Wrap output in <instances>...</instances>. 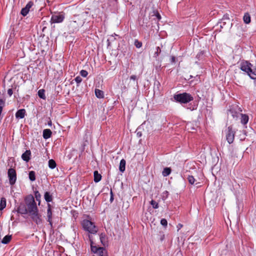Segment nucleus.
<instances>
[{
  "instance_id": "1",
  "label": "nucleus",
  "mask_w": 256,
  "mask_h": 256,
  "mask_svg": "<svg viewBox=\"0 0 256 256\" xmlns=\"http://www.w3.org/2000/svg\"><path fill=\"white\" fill-rule=\"evenodd\" d=\"M88 14V12H85L80 14L74 15L72 20L68 24L70 30L72 32L78 30L84 24Z\"/></svg>"
},
{
  "instance_id": "2",
  "label": "nucleus",
  "mask_w": 256,
  "mask_h": 256,
  "mask_svg": "<svg viewBox=\"0 0 256 256\" xmlns=\"http://www.w3.org/2000/svg\"><path fill=\"white\" fill-rule=\"evenodd\" d=\"M252 65L248 61L242 62L240 65L242 70L246 72L253 80L256 79V69L252 68Z\"/></svg>"
},
{
  "instance_id": "3",
  "label": "nucleus",
  "mask_w": 256,
  "mask_h": 256,
  "mask_svg": "<svg viewBox=\"0 0 256 256\" xmlns=\"http://www.w3.org/2000/svg\"><path fill=\"white\" fill-rule=\"evenodd\" d=\"M26 204L28 210V213L30 214L38 210L36 202L34 201V199L32 195L28 196L26 198Z\"/></svg>"
},
{
  "instance_id": "4",
  "label": "nucleus",
  "mask_w": 256,
  "mask_h": 256,
  "mask_svg": "<svg viewBox=\"0 0 256 256\" xmlns=\"http://www.w3.org/2000/svg\"><path fill=\"white\" fill-rule=\"evenodd\" d=\"M174 98L176 102L183 104L188 103L194 100L192 95L186 92L174 94Z\"/></svg>"
},
{
  "instance_id": "5",
  "label": "nucleus",
  "mask_w": 256,
  "mask_h": 256,
  "mask_svg": "<svg viewBox=\"0 0 256 256\" xmlns=\"http://www.w3.org/2000/svg\"><path fill=\"white\" fill-rule=\"evenodd\" d=\"M83 228L92 234H95L98 230V228L91 221L88 220H84L82 222Z\"/></svg>"
},
{
  "instance_id": "6",
  "label": "nucleus",
  "mask_w": 256,
  "mask_h": 256,
  "mask_svg": "<svg viewBox=\"0 0 256 256\" xmlns=\"http://www.w3.org/2000/svg\"><path fill=\"white\" fill-rule=\"evenodd\" d=\"M65 18V14L63 12L52 14L51 21L54 23H60L63 22Z\"/></svg>"
},
{
  "instance_id": "7",
  "label": "nucleus",
  "mask_w": 256,
  "mask_h": 256,
  "mask_svg": "<svg viewBox=\"0 0 256 256\" xmlns=\"http://www.w3.org/2000/svg\"><path fill=\"white\" fill-rule=\"evenodd\" d=\"M9 182L10 185H14L16 180V174L14 168H10L8 172Z\"/></svg>"
},
{
  "instance_id": "8",
  "label": "nucleus",
  "mask_w": 256,
  "mask_h": 256,
  "mask_svg": "<svg viewBox=\"0 0 256 256\" xmlns=\"http://www.w3.org/2000/svg\"><path fill=\"white\" fill-rule=\"evenodd\" d=\"M235 132L231 126H228L226 132V138L228 142L230 144L233 142L234 138Z\"/></svg>"
},
{
  "instance_id": "9",
  "label": "nucleus",
  "mask_w": 256,
  "mask_h": 256,
  "mask_svg": "<svg viewBox=\"0 0 256 256\" xmlns=\"http://www.w3.org/2000/svg\"><path fill=\"white\" fill-rule=\"evenodd\" d=\"M31 218L37 224H40L42 223V216L38 213V210L30 214Z\"/></svg>"
},
{
  "instance_id": "10",
  "label": "nucleus",
  "mask_w": 256,
  "mask_h": 256,
  "mask_svg": "<svg viewBox=\"0 0 256 256\" xmlns=\"http://www.w3.org/2000/svg\"><path fill=\"white\" fill-rule=\"evenodd\" d=\"M33 5H34V2L32 1H30L27 4L26 6L24 8H22V10H21V12H20L21 14L23 16H26L27 14L28 13L30 8Z\"/></svg>"
},
{
  "instance_id": "11",
  "label": "nucleus",
  "mask_w": 256,
  "mask_h": 256,
  "mask_svg": "<svg viewBox=\"0 0 256 256\" xmlns=\"http://www.w3.org/2000/svg\"><path fill=\"white\" fill-rule=\"evenodd\" d=\"M47 217L48 220L47 221L49 222V224L51 228H52V212L50 208V204H48V208L47 210Z\"/></svg>"
},
{
  "instance_id": "12",
  "label": "nucleus",
  "mask_w": 256,
  "mask_h": 256,
  "mask_svg": "<svg viewBox=\"0 0 256 256\" xmlns=\"http://www.w3.org/2000/svg\"><path fill=\"white\" fill-rule=\"evenodd\" d=\"M18 212L21 214H28L26 205L24 204H20L18 208Z\"/></svg>"
},
{
  "instance_id": "13",
  "label": "nucleus",
  "mask_w": 256,
  "mask_h": 256,
  "mask_svg": "<svg viewBox=\"0 0 256 256\" xmlns=\"http://www.w3.org/2000/svg\"><path fill=\"white\" fill-rule=\"evenodd\" d=\"M26 115V110L24 109H20L18 110L16 114V118H23Z\"/></svg>"
},
{
  "instance_id": "14",
  "label": "nucleus",
  "mask_w": 256,
  "mask_h": 256,
  "mask_svg": "<svg viewBox=\"0 0 256 256\" xmlns=\"http://www.w3.org/2000/svg\"><path fill=\"white\" fill-rule=\"evenodd\" d=\"M31 154V152L30 150H26L22 154V159L28 162L30 160V156Z\"/></svg>"
},
{
  "instance_id": "15",
  "label": "nucleus",
  "mask_w": 256,
  "mask_h": 256,
  "mask_svg": "<svg viewBox=\"0 0 256 256\" xmlns=\"http://www.w3.org/2000/svg\"><path fill=\"white\" fill-rule=\"evenodd\" d=\"M100 242L104 246L108 245L107 238L104 234L102 233L100 236Z\"/></svg>"
},
{
  "instance_id": "16",
  "label": "nucleus",
  "mask_w": 256,
  "mask_h": 256,
  "mask_svg": "<svg viewBox=\"0 0 256 256\" xmlns=\"http://www.w3.org/2000/svg\"><path fill=\"white\" fill-rule=\"evenodd\" d=\"M52 131L50 129H45L43 130V138L44 139H48L50 138L52 136Z\"/></svg>"
},
{
  "instance_id": "17",
  "label": "nucleus",
  "mask_w": 256,
  "mask_h": 256,
  "mask_svg": "<svg viewBox=\"0 0 256 256\" xmlns=\"http://www.w3.org/2000/svg\"><path fill=\"white\" fill-rule=\"evenodd\" d=\"M240 116H241V118H240L241 123L244 124H246L248 121V119H249L248 116L245 114H240Z\"/></svg>"
},
{
  "instance_id": "18",
  "label": "nucleus",
  "mask_w": 256,
  "mask_h": 256,
  "mask_svg": "<svg viewBox=\"0 0 256 256\" xmlns=\"http://www.w3.org/2000/svg\"><path fill=\"white\" fill-rule=\"evenodd\" d=\"M243 20L245 24H248L251 22V18L250 14L248 12L245 13L244 17H243Z\"/></svg>"
},
{
  "instance_id": "19",
  "label": "nucleus",
  "mask_w": 256,
  "mask_h": 256,
  "mask_svg": "<svg viewBox=\"0 0 256 256\" xmlns=\"http://www.w3.org/2000/svg\"><path fill=\"white\" fill-rule=\"evenodd\" d=\"M126 162L124 159H122L120 164L119 170L120 172H123L125 170Z\"/></svg>"
},
{
  "instance_id": "20",
  "label": "nucleus",
  "mask_w": 256,
  "mask_h": 256,
  "mask_svg": "<svg viewBox=\"0 0 256 256\" xmlns=\"http://www.w3.org/2000/svg\"><path fill=\"white\" fill-rule=\"evenodd\" d=\"M94 182H98L101 180L102 176L98 172V171H94Z\"/></svg>"
},
{
  "instance_id": "21",
  "label": "nucleus",
  "mask_w": 256,
  "mask_h": 256,
  "mask_svg": "<svg viewBox=\"0 0 256 256\" xmlns=\"http://www.w3.org/2000/svg\"><path fill=\"white\" fill-rule=\"evenodd\" d=\"M95 94L96 96L99 98H102L104 97V93L103 91L98 89L95 90Z\"/></svg>"
},
{
  "instance_id": "22",
  "label": "nucleus",
  "mask_w": 256,
  "mask_h": 256,
  "mask_svg": "<svg viewBox=\"0 0 256 256\" xmlns=\"http://www.w3.org/2000/svg\"><path fill=\"white\" fill-rule=\"evenodd\" d=\"M44 198L46 201L48 202H52V196L48 192L44 193Z\"/></svg>"
},
{
  "instance_id": "23",
  "label": "nucleus",
  "mask_w": 256,
  "mask_h": 256,
  "mask_svg": "<svg viewBox=\"0 0 256 256\" xmlns=\"http://www.w3.org/2000/svg\"><path fill=\"white\" fill-rule=\"evenodd\" d=\"M12 239L11 236L7 235L2 240V242L4 244H8Z\"/></svg>"
},
{
  "instance_id": "24",
  "label": "nucleus",
  "mask_w": 256,
  "mask_h": 256,
  "mask_svg": "<svg viewBox=\"0 0 256 256\" xmlns=\"http://www.w3.org/2000/svg\"><path fill=\"white\" fill-rule=\"evenodd\" d=\"M56 162L54 160L51 159L48 160V166L50 168L54 169L56 167Z\"/></svg>"
},
{
  "instance_id": "25",
  "label": "nucleus",
  "mask_w": 256,
  "mask_h": 256,
  "mask_svg": "<svg viewBox=\"0 0 256 256\" xmlns=\"http://www.w3.org/2000/svg\"><path fill=\"white\" fill-rule=\"evenodd\" d=\"M6 206V200L4 198H2L0 202V210H2Z\"/></svg>"
},
{
  "instance_id": "26",
  "label": "nucleus",
  "mask_w": 256,
  "mask_h": 256,
  "mask_svg": "<svg viewBox=\"0 0 256 256\" xmlns=\"http://www.w3.org/2000/svg\"><path fill=\"white\" fill-rule=\"evenodd\" d=\"M171 172V170L169 168H166L164 169L162 171V175L164 176H168Z\"/></svg>"
},
{
  "instance_id": "27",
  "label": "nucleus",
  "mask_w": 256,
  "mask_h": 256,
  "mask_svg": "<svg viewBox=\"0 0 256 256\" xmlns=\"http://www.w3.org/2000/svg\"><path fill=\"white\" fill-rule=\"evenodd\" d=\"M28 176L31 181H34L36 180L35 172L34 171H30L29 172Z\"/></svg>"
},
{
  "instance_id": "28",
  "label": "nucleus",
  "mask_w": 256,
  "mask_h": 256,
  "mask_svg": "<svg viewBox=\"0 0 256 256\" xmlns=\"http://www.w3.org/2000/svg\"><path fill=\"white\" fill-rule=\"evenodd\" d=\"M34 196L36 200L38 202V204L40 205V198L41 195L40 193L38 191H36L34 192Z\"/></svg>"
},
{
  "instance_id": "29",
  "label": "nucleus",
  "mask_w": 256,
  "mask_h": 256,
  "mask_svg": "<svg viewBox=\"0 0 256 256\" xmlns=\"http://www.w3.org/2000/svg\"><path fill=\"white\" fill-rule=\"evenodd\" d=\"M230 114L232 115V116L234 118H236V119H237L238 118V117L239 116H240V113L239 112H234V111L233 110H230Z\"/></svg>"
},
{
  "instance_id": "30",
  "label": "nucleus",
  "mask_w": 256,
  "mask_h": 256,
  "mask_svg": "<svg viewBox=\"0 0 256 256\" xmlns=\"http://www.w3.org/2000/svg\"><path fill=\"white\" fill-rule=\"evenodd\" d=\"M38 96L40 98L45 99L46 96L44 94V90H40L38 91Z\"/></svg>"
},
{
  "instance_id": "31",
  "label": "nucleus",
  "mask_w": 256,
  "mask_h": 256,
  "mask_svg": "<svg viewBox=\"0 0 256 256\" xmlns=\"http://www.w3.org/2000/svg\"><path fill=\"white\" fill-rule=\"evenodd\" d=\"M188 180L190 184H194L196 180L192 176H188Z\"/></svg>"
},
{
  "instance_id": "32",
  "label": "nucleus",
  "mask_w": 256,
  "mask_h": 256,
  "mask_svg": "<svg viewBox=\"0 0 256 256\" xmlns=\"http://www.w3.org/2000/svg\"><path fill=\"white\" fill-rule=\"evenodd\" d=\"M221 20H222V22L224 23H230V18L228 15H224Z\"/></svg>"
},
{
  "instance_id": "33",
  "label": "nucleus",
  "mask_w": 256,
  "mask_h": 256,
  "mask_svg": "<svg viewBox=\"0 0 256 256\" xmlns=\"http://www.w3.org/2000/svg\"><path fill=\"white\" fill-rule=\"evenodd\" d=\"M150 204L152 206V208L154 209L158 208V204L154 200H152L150 202Z\"/></svg>"
},
{
  "instance_id": "34",
  "label": "nucleus",
  "mask_w": 256,
  "mask_h": 256,
  "mask_svg": "<svg viewBox=\"0 0 256 256\" xmlns=\"http://www.w3.org/2000/svg\"><path fill=\"white\" fill-rule=\"evenodd\" d=\"M134 46L137 48H140L142 46V43L141 42H139L138 40H135Z\"/></svg>"
},
{
  "instance_id": "35",
  "label": "nucleus",
  "mask_w": 256,
  "mask_h": 256,
  "mask_svg": "<svg viewBox=\"0 0 256 256\" xmlns=\"http://www.w3.org/2000/svg\"><path fill=\"white\" fill-rule=\"evenodd\" d=\"M4 101L0 99V114H2V108L4 106Z\"/></svg>"
},
{
  "instance_id": "36",
  "label": "nucleus",
  "mask_w": 256,
  "mask_h": 256,
  "mask_svg": "<svg viewBox=\"0 0 256 256\" xmlns=\"http://www.w3.org/2000/svg\"><path fill=\"white\" fill-rule=\"evenodd\" d=\"M160 224L164 226H166L168 224L165 218L162 219L160 220Z\"/></svg>"
},
{
  "instance_id": "37",
  "label": "nucleus",
  "mask_w": 256,
  "mask_h": 256,
  "mask_svg": "<svg viewBox=\"0 0 256 256\" xmlns=\"http://www.w3.org/2000/svg\"><path fill=\"white\" fill-rule=\"evenodd\" d=\"M80 74L82 76L86 77L88 74V72L85 70H82L80 72Z\"/></svg>"
},
{
  "instance_id": "38",
  "label": "nucleus",
  "mask_w": 256,
  "mask_h": 256,
  "mask_svg": "<svg viewBox=\"0 0 256 256\" xmlns=\"http://www.w3.org/2000/svg\"><path fill=\"white\" fill-rule=\"evenodd\" d=\"M156 51L154 54V57H157L158 56L159 54L161 52V50H160V47H158V46L156 47Z\"/></svg>"
},
{
  "instance_id": "39",
  "label": "nucleus",
  "mask_w": 256,
  "mask_h": 256,
  "mask_svg": "<svg viewBox=\"0 0 256 256\" xmlns=\"http://www.w3.org/2000/svg\"><path fill=\"white\" fill-rule=\"evenodd\" d=\"M74 80L78 84H79L82 82V78L80 76H78L75 78Z\"/></svg>"
},
{
  "instance_id": "40",
  "label": "nucleus",
  "mask_w": 256,
  "mask_h": 256,
  "mask_svg": "<svg viewBox=\"0 0 256 256\" xmlns=\"http://www.w3.org/2000/svg\"><path fill=\"white\" fill-rule=\"evenodd\" d=\"M154 12V14H156V17L157 19H158V20H160V18H161V16H160V14L159 13H158V12Z\"/></svg>"
},
{
  "instance_id": "41",
  "label": "nucleus",
  "mask_w": 256,
  "mask_h": 256,
  "mask_svg": "<svg viewBox=\"0 0 256 256\" xmlns=\"http://www.w3.org/2000/svg\"><path fill=\"white\" fill-rule=\"evenodd\" d=\"M226 24V23L222 22V20H220V22H219L220 28H223Z\"/></svg>"
},
{
  "instance_id": "42",
  "label": "nucleus",
  "mask_w": 256,
  "mask_h": 256,
  "mask_svg": "<svg viewBox=\"0 0 256 256\" xmlns=\"http://www.w3.org/2000/svg\"><path fill=\"white\" fill-rule=\"evenodd\" d=\"M130 79L133 80H135L137 79V76L136 75H132L130 76Z\"/></svg>"
},
{
  "instance_id": "43",
  "label": "nucleus",
  "mask_w": 256,
  "mask_h": 256,
  "mask_svg": "<svg viewBox=\"0 0 256 256\" xmlns=\"http://www.w3.org/2000/svg\"><path fill=\"white\" fill-rule=\"evenodd\" d=\"M176 57L174 56H172L171 57V59H170L171 62L174 63L176 62Z\"/></svg>"
},
{
  "instance_id": "44",
  "label": "nucleus",
  "mask_w": 256,
  "mask_h": 256,
  "mask_svg": "<svg viewBox=\"0 0 256 256\" xmlns=\"http://www.w3.org/2000/svg\"><path fill=\"white\" fill-rule=\"evenodd\" d=\"M12 90L11 88H10L8 90V94L10 96H11L12 94Z\"/></svg>"
},
{
  "instance_id": "45",
  "label": "nucleus",
  "mask_w": 256,
  "mask_h": 256,
  "mask_svg": "<svg viewBox=\"0 0 256 256\" xmlns=\"http://www.w3.org/2000/svg\"><path fill=\"white\" fill-rule=\"evenodd\" d=\"M114 200V197H113V194H112V190H110V201L111 202H112Z\"/></svg>"
},
{
  "instance_id": "46",
  "label": "nucleus",
  "mask_w": 256,
  "mask_h": 256,
  "mask_svg": "<svg viewBox=\"0 0 256 256\" xmlns=\"http://www.w3.org/2000/svg\"><path fill=\"white\" fill-rule=\"evenodd\" d=\"M182 224H179L178 225V230L179 229H180L181 228H182Z\"/></svg>"
},
{
  "instance_id": "47",
  "label": "nucleus",
  "mask_w": 256,
  "mask_h": 256,
  "mask_svg": "<svg viewBox=\"0 0 256 256\" xmlns=\"http://www.w3.org/2000/svg\"><path fill=\"white\" fill-rule=\"evenodd\" d=\"M138 134V135H139V136H141V134H139V132H138V134Z\"/></svg>"
},
{
  "instance_id": "48",
  "label": "nucleus",
  "mask_w": 256,
  "mask_h": 256,
  "mask_svg": "<svg viewBox=\"0 0 256 256\" xmlns=\"http://www.w3.org/2000/svg\"><path fill=\"white\" fill-rule=\"evenodd\" d=\"M138 134V135H139V136H141V134H139V132H138V134Z\"/></svg>"
},
{
  "instance_id": "49",
  "label": "nucleus",
  "mask_w": 256,
  "mask_h": 256,
  "mask_svg": "<svg viewBox=\"0 0 256 256\" xmlns=\"http://www.w3.org/2000/svg\"><path fill=\"white\" fill-rule=\"evenodd\" d=\"M138 134V135H139V136H141V134H139V132H138V134Z\"/></svg>"
},
{
  "instance_id": "50",
  "label": "nucleus",
  "mask_w": 256,
  "mask_h": 256,
  "mask_svg": "<svg viewBox=\"0 0 256 256\" xmlns=\"http://www.w3.org/2000/svg\"><path fill=\"white\" fill-rule=\"evenodd\" d=\"M88 238H90V240L91 241V240H90V235H88Z\"/></svg>"
}]
</instances>
